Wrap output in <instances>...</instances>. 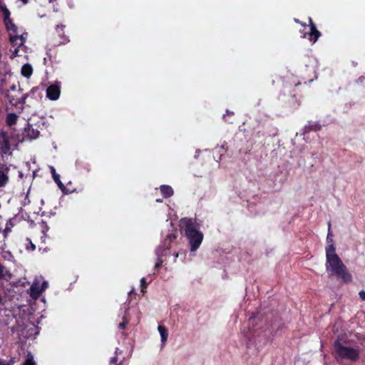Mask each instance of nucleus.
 <instances>
[{"mask_svg": "<svg viewBox=\"0 0 365 365\" xmlns=\"http://www.w3.org/2000/svg\"><path fill=\"white\" fill-rule=\"evenodd\" d=\"M326 269L329 276H334L342 283H349L352 280L351 274L336 253L333 244L326 247Z\"/></svg>", "mask_w": 365, "mask_h": 365, "instance_id": "1", "label": "nucleus"}, {"mask_svg": "<svg viewBox=\"0 0 365 365\" xmlns=\"http://www.w3.org/2000/svg\"><path fill=\"white\" fill-rule=\"evenodd\" d=\"M182 223V229L188 240L190 251L195 252L203 240V234L198 230L197 225L192 219H185Z\"/></svg>", "mask_w": 365, "mask_h": 365, "instance_id": "2", "label": "nucleus"}, {"mask_svg": "<svg viewBox=\"0 0 365 365\" xmlns=\"http://www.w3.org/2000/svg\"><path fill=\"white\" fill-rule=\"evenodd\" d=\"M334 357L337 361L341 359L356 361L359 359V351L357 349L344 346L341 342V337L338 336L333 344Z\"/></svg>", "mask_w": 365, "mask_h": 365, "instance_id": "3", "label": "nucleus"}, {"mask_svg": "<svg viewBox=\"0 0 365 365\" xmlns=\"http://www.w3.org/2000/svg\"><path fill=\"white\" fill-rule=\"evenodd\" d=\"M64 28L65 26L63 24L57 25L56 31L58 39H57L56 37L53 38V46H58L61 45H64L70 41L68 36L65 34Z\"/></svg>", "mask_w": 365, "mask_h": 365, "instance_id": "4", "label": "nucleus"}, {"mask_svg": "<svg viewBox=\"0 0 365 365\" xmlns=\"http://www.w3.org/2000/svg\"><path fill=\"white\" fill-rule=\"evenodd\" d=\"M38 128V126L36 125H32L29 123L23 133L24 138L29 140L36 139L40 135V131Z\"/></svg>", "mask_w": 365, "mask_h": 365, "instance_id": "5", "label": "nucleus"}, {"mask_svg": "<svg viewBox=\"0 0 365 365\" xmlns=\"http://www.w3.org/2000/svg\"><path fill=\"white\" fill-rule=\"evenodd\" d=\"M61 93L60 86L54 83L50 85L46 89V97L51 101L57 100Z\"/></svg>", "mask_w": 365, "mask_h": 365, "instance_id": "6", "label": "nucleus"}, {"mask_svg": "<svg viewBox=\"0 0 365 365\" xmlns=\"http://www.w3.org/2000/svg\"><path fill=\"white\" fill-rule=\"evenodd\" d=\"M309 23L310 31L308 33V38L312 43H314L315 42H317L319 36H321V32L318 31L316 25L314 24L311 18H309Z\"/></svg>", "mask_w": 365, "mask_h": 365, "instance_id": "7", "label": "nucleus"}, {"mask_svg": "<svg viewBox=\"0 0 365 365\" xmlns=\"http://www.w3.org/2000/svg\"><path fill=\"white\" fill-rule=\"evenodd\" d=\"M11 145L9 140L7 133L1 131L0 133V150L1 153L6 154L10 150Z\"/></svg>", "mask_w": 365, "mask_h": 365, "instance_id": "8", "label": "nucleus"}, {"mask_svg": "<svg viewBox=\"0 0 365 365\" xmlns=\"http://www.w3.org/2000/svg\"><path fill=\"white\" fill-rule=\"evenodd\" d=\"M43 292V288H41L38 283H34L31 287V296L32 298L36 299Z\"/></svg>", "mask_w": 365, "mask_h": 365, "instance_id": "9", "label": "nucleus"}, {"mask_svg": "<svg viewBox=\"0 0 365 365\" xmlns=\"http://www.w3.org/2000/svg\"><path fill=\"white\" fill-rule=\"evenodd\" d=\"M51 173L52 174V178L54 180V182L58 185V187L64 192V190L66 189L64 185L60 180V175L56 173V170L53 167H51Z\"/></svg>", "mask_w": 365, "mask_h": 365, "instance_id": "10", "label": "nucleus"}, {"mask_svg": "<svg viewBox=\"0 0 365 365\" xmlns=\"http://www.w3.org/2000/svg\"><path fill=\"white\" fill-rule=\"evenodd\" d=\"M160 190L165 198L170 197L174 193L173 189L170 185H161Z\"/></svg>", "mask_w": 365, "mask_h": 365, "instance_id": "11", "label": "nucleus"}, {"mask_svg": "<svg viewBox=\"0 0 365 365\" xmlns=\"http://www.w3.org/2000/svg\"><path fill=\"white\" fill-rule=\"evenodd\" d=\"M21 74L23 76H24L26 78H29L33 73L32 66L29 63L24 64L21 67Z\"/></svg>", "mask_w": 365, "mask_h": 365, "instance_id": "12", "label": "nucleus"}, {"mask_svg": "<svg viewBox=\"0 0 365 365\" xmlns=\"http://www.w3.org/2000/svg\"><path fill=\"white\" fill-rule=\"evenodd\" d=\"M158 329L160 334L161 341L163 344H165V342L168 340V329H166L165 327L161 325L158 326Z\"/></svg>", "mask_w": 365, "mask_h": 365, "instance_id": "13", "label": "nucleus"}, {"mask_svg": "<svg viewBox=\"0 0 365 365\" xmlns=\"http://www.w3.org/2000/svg\"><path fill=\"white\" fill-rule=\"evenodd\" d=\"M10 41L13 44L21 46L24 44V39L21 36L14 34V36H11Z\"/></svg>", "mask_w": 365, "mask_h": 365, "instance_id": "14", "label": "nucleus"}, {"mask_svg": "<svg viewBox=\"0 0 365 365\" xmlns=\"http://www.w3.org/2000/svg\"><path fill=\"white\" fill-rule=\"evenodd\" d=\"M17 118H18V116L16 113H9L6 115V119L7 125L9 126L15 125L16 123Z\"/></svg>", "mask_w": 365, "mask_h": 365, "instance_id": "15", "label": "nucleus"}, {"mask_svg": "<svg viewBox=\"0 0 365 365\" xmlns=\"http://www.w3.org/2000/svg\"><path fill=\"white\" fill-rule=\"evenodd\" d=\"M122 351L120 350L119 348H116L115 351V356L113 357H111L109 361L110 365H122L123 361H120L118 363V355L120 354Z\"/></svg>", "mask_w": 365, "mask_h": 365, "instance_id": "16", "label": "nucleus"}, {"mask_svg": "<svg viewBox=\"0 0 365 365\" xmlns=\"http://www.w3.org/2000/svg\"><path fill=\"white\" fill-rule=\"evenodd\" d=\"M321 128V125L317 123H309L307 125L305 126L304 129L307 132H309L312 130H319Z\"/></svg>", "mask_w": 365, "mask_h": 365, "instance_id": "17", "label": "nucleus"}, {"mask_svg": "<svg viewBox=\"0 0 365 365\" xmlns=\"http://www.w3.org/2000/svg\"><path fill=\"white\" fill-rule=\"evenodd\" d=\"M6 28L8 31H12L14 34L18 33V27L14 24L11 19H10V22H4Z\"/></svg>", "mask_w": 365, "mask_h": 365, "instance_id": "18", "label": "nucleus"}, {"mask_svg": "<svg viewBox=\"0 0 365 365\" xmlns=\"http://www.w3.org/2000/svg\"><path fill=\"white\" fill-rule=\"evenodd\" d=\"M1 10L2 11L3 17H4V22H10V11L6 8V6H1Z\"/></svg>", "mask_w": 365, "mask_h": 365, "instance_id": "19", "label": "nucleus"}, {"mask_svg": "<svg viewBox=\"0 0 365 365\" xmlns=\"http://www.w3.org/2000/svg\"><path fill=\"white\" fill-rule=\"evenodd\" d=\"M9 181L8 175L4 170H0V187H4Z\"/></svg>", "mask_w": 365, "mask_h": 365, "instance_id": "20", "label": "nucleus"}, {"mask_svg": "<svg viewBox=\"0 0 365 365\" xmlns=\"http://www.w3.org/2000/svg\"><path fill=\"white\" fill-rule=\"evenodd\" d=\"M178 237V232L177 230H172L171 232L168 233L167 235H166V240L167 242L168 241H170V242H173Z\"/></svg>", "mask_w": 365, "mask_h": 365, "instance_id": "21", "label": "nucleus"}, {"mask_svg": "<svg viewBox=\"0 0 365 365\" xmlns=\"http://www.w3.org/2000/svg\"><path fill=\"white\" fill-rule=\"evenodd\" d=\"M160 248H158L157 250V255H158V261L155 264V269H158L162 266V264L163 262V260L162 259L163 253L161 252L160 254Z\"/></svg>", "mask_w": 365, "mask_h": 365, "instance_id": "22", "label": "nucleus"}, {"mask_svg": "<svg viewBox=\"0 0 365 365\" xmlns=\"http://www.w3.org/2000/svg\"><path fill=\"white\" fill-rule=\"evenodd\" d=\"M171 244H172V242H170V241L167 242L166 239H165L161 247H159V248H160V252L163 253L164 251L168 250L170 248Z\"/></svg>", "mask_w": 365, "mask_h": 365, "instance_id": "23", "label": "nucleus"}, {"mask_svg": "<svg viewBox=\"0 0 365 365\" xmlns=\"http://www.w3.org/2000/svg\"><path fill=\"white\" fill-rule=\"evenodd\" d=\"M226 113H227L225 115H223V119L225 120V121L229 123H232L233 122L232 120H230V117H232L234 115V112L227 110Z\"/></svg>", "mask_w": 365, "mask_h": 365, "instance_id": "24", "label": "nucleus"}, {"mask_svg": "<svg viewBox=\"0 0 365 365\" xmlns=\"http://www.w3.org/2000/svg\"><path fill=\"white\" fill-rule=\"evenodd\" d=\"M23 365H36L32 356H28Z\"/></svg>", "mask_w": 365, "mask_h": 365, "instance_id": "25", "label": "nucleus"}, {"mask_svg": "<svg viewBox=\"0 0 365 365\" xmlns=\"http://www.w3.org/2000/svg\"><path fill=\"white\" fill-rule=\"evenodd\" d=\"M5 267L0 262V281L5 278Z\"/></svg>", "mask_w": 365, "mask_h": 365, "instance_id": "26", "label": "nucleus"}, {"mask_svg": "<svg viewBox=\"0 0 365 365\" xmlns=\"http://www.w3.org/2000/svg\"><path fill=\"white\" fill-rule=\"evenodd\" d=\"M141 292H144L147 287L146 279L143 277L140 279Z\"/></svg>", "mask_w": 365, "mask_h": 365, "instance_id": "27", "label": "nucleus"}, {"mask_svg": "<svg viewBox=\"0 0 365 365\" xmlns=\"http://www.w3.org/2000/svg\"><path fill=\"white\" fill-rule=\"evenodd\" d=\"M27 240L29 242V247H27V249H31V251H34L36 250V245L31 242L30 239H27Z\"/></svg>", "mask_w": 365, "mask_h": 365, "instance_id": "28", "label": "nucleus"}, {"mask_svg": "<svg viewBox=\"0 0 365 365\" xmlns=\"http://www.w3.org/2000/svg\"><path fill=\"white\" fill-rule=\"evenodd\" d=\"M359 297L362 301H365V291L361 290L359 293Z\"/></svg>", "mask_w": 365, "mask_h": 365, "instance_id": "29", "label": "nucleus"}, {"mask_svg": "<svg viewBox=\"0 0 365 365\" xmlns=\"http://www.w3.org/2000/svg\"><path fill=\"white\" fill-rule=\"evenodd\" d=\"M128 324L127 321H123V322L119 324V329H124L125 328L126 324Z\"/></svg>", "mask_w": 365, "mask_h": 365, "instance_id": "30", "label": "nucleus"}, {"mask_svg": "<svg viewBox=\"0 0 365 365\" xmlns=\"http://www.w3.org/2000/svg\"><path fill=\"white\" fill-rule=\"evenodd\" d=\"M330 227H331V225L329 223V233L327 235V240L331 242L332 241V239H331V236L332 235H331V234L330 232Z\"/></svg>", "mask_w": 365, "mask_h": 365, "instance_id": "31", "label": "nucleus"}, {"mask_svg": "<svg viewBox=\"0 0 365 365\" xmlns=\"http://www.w3.org/2000/svg\"><path fill=\"white\" fill-rule=\"evenodd\" d=\"M40 287L41 288H43V291L48 287V282H43L41 285H40Z\"/></svg>", "mask_w": 365, "mask_h": 365, "instance_id": "32", "label": "nucleus"}, {"mask_svg": "<svg viewBox=\"0 0 365 365\" xmlns=\"http://www.w3.org/2000/svg\"><path fill=\"white\" fill-rule=\"evenodd\" d=\"M257 319V318L256 317H250V324H252V325H254V324L255 323V321Z\"/></svg>", "mask_w": 365, "mask_h": 365, "instance_id": "33", "label": "nucleus"}, {"mask_svg": "<svg viewBox=\"0 0 365 365\" xmlns=\"http://www.w3.org/2000/svg\"><path fill=\"white\" fill-rule=\"evenodd\" d=\"M294 21L299 24H301L303 26H306V24L301 23L299 19H294Z\"/></svg>", "mask_w": 365, "mask_h": 365, "instance_id": "34", "label": "nucleus"}, {"mask_svg": "<svg viewBox=\"0 0 365 365\" xmlns=\"http://www.w3.org/2000/svg\"><path fill=\"white\" fill-rule=\"evenodd\" d=\"M156 202H163V200L162 199H157Z\"/></svg>", "mask_w": 365, "mask_h": 365, "instance_id": "35", "label": "nucleus"}, {"mask_svg": "<svg viewBox=\"0 0 365 365\" xmlns=\"http://www.w3.org/2000/svg\"><path fill=\"white\" fill-rule=\"evenodd\" d=\"M0 365H10L9 364H5L0 361Z\"/></svg>", "mask_w": 365, "mask_h": 365, "instance_id": "36", "label": "nucleus"}, {"mask_svg": "<svg viewBox=\"0 0 365 365\" xmlns=\"http://www.w3.org/2000/svg\"><path fill=\"white\" fill-rule=\"evenodd\" d=\"M174 256H175V258L176 259L177 257H178V252H177V253H175V254L174 255Z\"/></svg>", "mask_w": 365, "mask_h": 365, "instance_id": "37", "label": "nucleus"}, {"mask_svg": "<svg viewBox=\"0 0 365 365\" xmlns=\"http://www.w3.org/2000/svg\"><path fill=\"white\" fill-rule=\"evenodd\" d=\"M1 302H2V297H1V295L0 294V304L1 303Z\"/></svg>", "mask_w": 365, "mask_h": 365, "instance_id": "38", "label": "nucleus"}, {"mask_svg": "<svg viewBox=\"0 0 365 365\" xmlns=\"http://www.w3.org/2000/svg\"><path fill=\"white\" fill-rule=\"evenodd\" d=\"M48 1H49V2H52L53 1V0H48Z\"/></svg>", "mask_w": 365, "mask_h": 365, "instance_id": "39", "label": "nucleus"}]
</instances>
